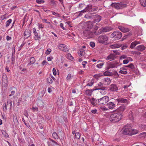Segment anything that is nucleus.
Instances as JSON below:
<instances>
[{
    "instance_id": "7ed1b4c3",
    "label": "nucleus",
    "mask_w": 146,
    "mask_h": 146,
    "mask_svg": "<svg viewBox=\"0 0 146 146\" xmlns=\"http://www.w3.org/2000/svg\"><path fill=\"white\" fill-rule=\"evenodd\" d=\"M83 33L84 36L89 38L92 37L94 34L96 35V31H93L92 30H91L86 29L83 32Z\"/></svg>"
},
{
    "instance_id": "680f3d73",
    "label": "nucleus",
    "mask_w": 146,
    "mask_h": 146,
    "mask_svg": "<svg viewBox=\"0 0 146 146\" xmlns=\"http://www.w3.org/2000/svg\"><path fill=\"white\" fill-rule=\"evenodd\" d=\"M129 62L128 60H124L123 61V63L124 64H127Z\"/></svg>"
},
{
    "instance_id": "864d4df0",
    "label": "nucleus",
    "mask_w": 146,
    "mask_h": 146,
    "mask_svg": "<svg viewBox=\"0 0 146 146\" xmlns=\"http://www.w3.org/2000/svg\"><path fill=\"white\" fill-rule=\"evenodd\" d=\"M119 72L121 74H127V72L126 71H124L122 70H120L119 71Z\"/></svg>"
},
{
    "instance_id": "0e129e2a",
    "label": "nucleus",
    "mask_w": 146,
    "mask_h": 146,
    "mask_svg": "<svg viewBox=\"0 0 146 146\" xmlns=\"http://www.w3.org/2000/svg\"><path fill=\"white\" fill-rule=\"evenodd\" d=\"M42 21H43L46 23H48V24H50V22H49L46 19H42Z\"/></svg>"
},
{
    "instance_id": "cd10ccee",
    "label": "nucleus",
    "mask_w": 146,
    "mask_h": 146,
    "mask_svg": "<svg viewBox=\"0 0 146 146\" xmlns=\"http://www.w3.org/2000/svg\"><path fill=\"white\" fill-rule=\"evenodd\" d=\"M94 90H95L94 89H88L85 91V94L87 95L91 96L93 91Z\"/></svg>"
},
{
    "instance_id": "2eb2a0df",
    "label": "nucleus",
    "mask_w": 146,
    "mask_h": 146,
    "mask_svg": "<svg viewBox=\"0 0 146 146\" xmlns=\"http://www.w3.org/2000/svg\"><path fill=\"white\" fill-rule=\"evenodd\" d=\"M33 33L35 35L34 38L35 40H37L40 39L41 38L40 36V35H38V33L36 31V29L34 28L33 29Z\"/></svg>"
},
{
    "instance_id": "423d86ee",
    "label": "nucleus",
    "mask_w": 146,
    "mask_h": 146,
    "mask_svg": "<svg viewBox=\"0 0 146 146\" xmlns=\"http://www.w3.org/2000/svg\"><path fill=\"white\" fill-rule=\"evenodd\" d=\"M108 38L107 36L104 35L99 36L97 40L100 43L104 44L108 40Z\"/></svg>"
},
{
    "instance_id": "37998d69",
    "label": "nucleus",
    "mask_w": 146,
    "mask_h": 146,
    "mask_svg": "<svg viewBox=\"0 0 146 146\" xmlns=\"http://www.w3.org/2000/svg\"><path fill=\"white\" fill-rule=\"evenodd\" d=\"M95 99L93 98L90 99V102L93 105H95V103L94 102V101H95Z\"/></svg>"
},
{
    "instance_id": "e2e57ef3",
    "label": "nucleus",
    "mask_w": 146,
    "mask_h": 146,
    "mask_svg": "<svg viewBox=\"0 0 146 146\" xmlns=\"http://www.w3.org/2000/svg\"><path fill=\"white\" fill-rule=\"evenodd\" d=\"M101 76L100 74H96L94 75V77L95 78L98 79Z\"/></svg>"
},
{
    "instance_id": "79ce46f5",
    "label": "nucleus",
    "mask_w": 146,
    "mask_h": 146,
    "mask_svg": "<svg viewBox=\"0 0 146 146\" xmlns=\"http://www.w3.org/2000/svg\"><path fill=\"white\" fill-rule=\"evenodd\" d=\"M115 65L113 63H110L109 64L108 66L109 68H113L115 67Z\"/></svg>"
},
{
    "instance_id": "9b49d317",
    "label": "nucleus",
    "mask_w": 146,
    "mask_h": 146,
    "mask_svg": "<svg viewBox=\"0 0 146 146\" xmlns=\"http://www.w3.org/2000/svg\"><path fill=\"white\" fill-rule=\"evenodd\" d=\"M63 98L60 96L58 98L57 101V104L59 108H61L63 105Z\"/></svg>"
},
{
    "instance_id": "f8f14e48",
    "label": "nucleus",
    "mask_w": 146,
    "mask_h": 146,
    "mask_svg": "<svg viewBox=\"0 0 146 146\" xmlns=\"http://www.w3.org/2000/svg\"><path fill=\"white\" fill-rule=\"evenodd\" d=\"M102 83L104 85H109L111 82V81L110 78H105L102 80Z\"/></svg>"
},
{
    "instance_id": "b1692460",
    "label": "nucleus",
    "mask_w": 146,
    "mask_h": 146,
    "mask_svg": "<svg viewBox=\"0 0 146 146\" xmlns=\"http://www.w3.org/2000/svg\"><path fill=\"white\" fill-rule=\"evenodd\" d=\"M36 62V60L34 57H31L29 60V63L27 64L28 66L30 65L35 63Z\"/></svg>"
},
{
    "instance_id": "393cba45",
    "label": "nucleus",
    "mask_w": 146,
    "mask_h": 146,
    "mask_svg": "<svg viewBox=\"0 0 146 146\" xmlns=\"http://www.w3.org/2000/svg\"><path fill=\"white\" fill-rule=\"evenodd\" d=\"M116 100L118 103H125L127 102V100L126 99L123 98H118L116 99Z\"/></svg>"
},
{
    "instance_id": "4d7b16f0",
    "label": "nucleus",
    "mask_w": 146,
    "mask_h": 146,
    "mask_svg": "<svg viewBox=\"0 0 146 146\" xmlns=\"http://www.w3.org/2000/svg\"><path fill=\"white\" fill-rule=\"evenodd\" d=\"M6 14L2 15L1 17V20H3L7 18Z\"/></svg>"
},
{
    "instance_id": "603ef678",
    "label": "nucleus",
    "mask_w": 146,
    "mask_h": 146,
    "mask_svg": "<svg viewBox=\"0 0 146 146\" xmlns=\"http://www.w3.org/2000/svg\"><path fill=\"white\" fill-rule=\"evenodd\" d=\"M36 2L38 4L43 3L44 2L43 0H36Z\"/></svg>"
},
{
    "instance_id": "aec40b11",
    "label": "nucleus",
    "mask_w": 146,
    "mask_h": 146,
    "mask_svg": "<svg viewBox=\"0 0 146 146\" xmlns=\"http://www.w3.org/2000/svg\"><path fill=\"white\" fill-rule=\"evenodd\" d=\"M110 89L112 91H116L118 90V88L116 85L111 84L110 86Z\"/></svg>"
},
{
    "instance_id": "473e14b6",
    "label": "nucleus",
    "mask_w": 146,
    "mask_h": 146,
    "mask_svg": "<svg viewBox=\"0 0 146 146\" xmlns=\"http://www.w3.org/2000/svg\"><path fill=\"white\" fill-rule=\"evenodd\" d=\"M139 138H144L146 137V133L145 132H143L141 133L138 135Z\"/></svg>"
},
{
    "instance_id": "bb28decb",
    "label": "nucleus",
    "mask_w": 146,
    "mask_h": 146,
    "mask_svg": "<svg viewBox=\"0 0 146 146\" xmlns=\"http://www.w3.org/2000/svg\"><path fill=\"white\" fill-rule=\"evenodd\" d=\"M136 49L139 51H142L145 50V47L143 45H140L137 46Z\"/></svg>"
},
{
    "instance_id": "6e6d98bb",
    "label": "nucleus",
    "mask_w": 146,
    "mask_h": 146,
    "mask_svg": "<svg viewBox=\"0 0 146 146\" xmlns=\"http://www.w3.org/2000/svg\"><path fill=\"white\" fill-rule=\"evenodd\" d=\"M94 84V82L91 81L88 83L86 85V86H91Z\"/></svg>"
},
{
    "instance_id": "a211bd4d",
    "label": "nucleus",
    "mask_w": 146,
    "mask_h": 146,
    "mask_svg": "<svg viewBox=\"0 0 146 146\" xmlns=\"http://www.w3.org/2000/svg\"><path fill=\"white\" fill-rule=\"evenodd\" d=\"M104 85L103 83L100 82L97 84L96 86H95L96 89L94 90H99L102 88V87H105L103 86Z\"/></svg>"
},
{
    "instance_id": "f704fd0d",
    "label": "nucleus",
    "mask_w": 146,
    "mask_h": 146,
    "mask_svg": "<svg viewBox=\"0 0 146 146\" xmlns=\"http://www.w3.org/2000/svg\"><path fill=\"white\" fill-rule=\"evenodd\" d=\"M66 58L70 60H72L74 59V58L71 55V54L70 53H68L66 55Z\"/></svg>"
},
{
    "instance_id": "58836bf2",
    "label": "nucleus",
    "mask_w": 146,
    "mask_h": 146,
    "mask_svg": "<svg viewBox=\"0 0 146 146\" xmlns=\"http://www.w3.org/2000/svg\"><path fill=\"white\" fill-rule=\"evenodd\" d=\"M52 136L54 138L56 139H58V137L57 134L56 132H54L53 133Z\"/></svg>"
},
{
    "instance_id": "9d476101",
    "label": "nucleus",
    "mask_w": 146,
    "mask_h": 146,
    "mask_svg": "<svg viewBox=\"0 0 146 146\" xmlns=\"http://www.w3.org/2000/svg\"><path fill=\"white\" fill-rule=\"evenodd\" d=\"M93 19H94V21H93V23L96 22H98L101 20V17L98 15H93Z\"/></svg>"
},
{
    "instance_id": "5fc2aeb1",
    "label": "nucleus",
    "mask_w": 146,
    "mask_h": 146,
    "mask_svg": "<svg viewBox=\"0 0 146 146\" xmlns=\"http://www.w3.org/2000/svg\"><path fill=\"white\" fill-rule=\"evenodd\" d=\"M13 120L15 123H18L16 116H15L13 117Z\"/></svg>"
},
{
    "instance_id": "4c0bfd02",
    "label": "nucleus",
    "mask_w": 146,
    "mask_h": 146,
    "mask_svg": "<svg viewBox=\"0 0 146 146\" xmlns=\"http://www.w3.org/2000/svg\"><path fill=\"white\" fill-rule=\"evenodd\" d=\"M93 15H90L88 14H86L84 16V17L87 19H93Z\"/></svg>"
},
{
    "instance_id": "338daca9",
    "label": "nucleus",
    "mask_w": 146,
    "mask_h": 146,
    "mask_svg": "<svg viewBox=\"0 0 146 146\" xmlns=\"http://www.w3.org/2000/svg\"><path fill=\"white\" fill-rule=\"evenodd\" d=\"M11 60H12L11 63L12 64H14V62H15V56H12Z\"/></svg>"
},
{
    "instance_id": "a18cd8bd",
    "label": "nucleus",
    "mask_w": 146,
    "mask_h": 146,
    "mask_svg": "<svg viewBox=\"0 0 146 146\" xmlns=\"http://www.w3.org/2000/svg\"><path fill=\"white\" fill-rule=\"evenodd\" d=\"M47 82L50 84H51L52 82V78L50 77L47 78Z\"/></svg>"
},
{
    "instance_id": "49530a36",
    "label": "nucleus",
    "mask_w": 146,
    "mask_h": 146,
    "mask_svg": "<svg viewBox=\"0 0 146 146\" xmlns=\"http://www.w3.org/2000/svg\"><path fill=\"white\" fill-rule=\"evenodd\" d=\"M104 65V63H101L99 64H98L96 65L97 67L99 68H101L102 66Z\"/></svg>"
},
{
    "instance_id": "4be33fe9",
    "label": "nucleus",
    "mask_w": 146,
    "mask_h": 146,
    "mask_svg": "<svg viewBox=\"0 0 146 146\" xmlns=\"http://www.w3.org/2000/svg\"><path fill=\"white\" fill-rule=\"evenodd\" d=\"M125 109V106L124 105H122L118 108L116 111L117 112L123 111Z\"/></svg>"
},
{
    "instance_id": "6e6552de",
    "label": "nucleus",
    "mask_w": 146,
    "mask_h": 146,
    "mask_svg": "<svg viewBox=\"0 0 146 146\" xmlns=\"http://www.w3.org/2000/svg\"><path fill=\"white\" fill-rule=\"evenodd\" d=\"M12 101L11 100L8 101L7 102V104H5L4 106H3V110L6 111L7 110V107L9 108V109L11 110L12 108Z\"/></svg>"
},
{
    "instance_id": "a878e982",
    "label": "nucleus",
    "mask_w": 146,
    "mask_h": 146,
    "mask_svg": "<svg viewBox=\"0 0 146 146\" xmlns=\"http://www.w3.org/2000/svg\"><path fill=\"white\" fill-rule=\"evenodd\" d=\"M87 24V27L88 29L91 30L93 27V24H92L90 21L86 22Z\"/></svg>"
},
{
    "instance_id": "5701e85b",
    "label": "nucleus",
    "mask_w": 146,
    "mask_h": 146,
    "mask_svg": "<svg viewBox=\"0 0 146 146\" xmlns=\"http://www.w3.org/2000/svg\"><path fill=\"white\" fill-rule=\"evenodd\" d=\"M107 105L110 109H112L115 107V104L111 102H109L107 104Z\"/></svg>"
},
{
    "instance_id": "c03bdc74",
    "label": "nucleus",
    "mask_w": 146,
    "mask_h": 146,
    "mask_svg": "<svg viewBox=\"0 0 146 146\" xmlns=\"http://www.w3.org/2000/svg\"><path fill=\"white\" fill-rule=\"evenodd\" d=\"M112 75H114L117 76L118 77H119V76L116 71L114 70V71L112 72Z\"/></svg>"
},
{
    "instance_id": "f3484780",
    "label": "nucleus",
    "mask_w": 146,
    "mask_h": 146,
    "mask_svg": "<svg viewBox=\"0 0 146 146\" xmlns=\"http://www.w3.org/2000/svg\"><path fill=\"white\" fill-rule=\"evenodd\" d=\"M2 78L3 82L5 84V86H7L8 80L6 74L5 73L3 74Z\"/></svg>"
},
{
    "instance_id": "72a5a7b5",
    "label": "nucleus",
    "mask_w": 146,
    "mask_h": 146,
    "mask_svg": "<svg viewBox=\"0 0 146 146\" xmlns=\"http://www.w3.org/2000/svg\"><path fill=\"white\" fill-rule=\"evenodd\" d=\"M141 5L143 7L146 6V0H139Z\"/></svg>"
},
{
    "instance_id": "412c9836",
    "label": "nucleus",
    "mask_w": 146,
    "mask_h": 146,
    "mask_svg": "<svg viewBox=\"0 0 146 146\" xmlns=\"http://www.w3.org/2000/svg\"><path fill=\"white\" fill-rule=\"evenodd\" d=\"M115 57V55L113 53H111L107 57L106 59L108 60H114Z\"/></svg>"
},
{
    "instance_id": "ddd939ff",
    "label": "nucleus",
    "mask_w": 146,
    "mask_h": 146,
    "mask_svg": "<svg viewBox=\"0 0 146 146\" xmlns=\"http://www.w3.org/2000/svg\"><path fill=\"white\" fill-rule=\"evenodd\" d=\"M92 5H88L85 9L81 11V12L85 13L86 12H92L91 9Z\"/></svg>"
},
{
    "instance_id": "c9c22d12",
    "label": "nucleus",
    "mask_w": 146,
    "mask_h": 146,
    "mask_svg": "<svg viewBox=\"0 0 146 146\" xmlns=\"http://www.w3.org/2000/svg\"><path fill=\"white\" fill-rule=\"evenodd\" d=\"M80 133L78 132H77L76 133L75 135V137L76 139H78L80 138Z\"/></svg>"
},
{
    "instance_id": "0eeeda50",
    "label": "nucleus",
    "mask_w": 146,
    "mask_h": 146,
    "mask_svg": "<svg viewBox=\"0 0 146 146\" xmlns=\"http://www.w3.org/2000/svg\"><path fill=\"white\" fill-rule=\"evenodd\" d=\"M131 128L130 127H125L123 128V133L125 135H131Z\"/></svg>"
},
{
    "instance_id": "de8ad7c7",
    "label": "nucleus",
    "mask_w": 146,
    "mask_h": 146,
    "mask_svg": "<svg viewBox=\"0 0 146 146\" xmlns=\"http://www.w3.org/2000/svg\"><path fill=\"white\" fill-rule=\"evenodd\" d=\"M2 133L5 137L7 138L9 137V136L8 134L5 131H3V132H2Z\"/></svg>"
},
{
    "instance_id": "1a4fd4ad",
    "label": "nucleus",
    "mask_w": 146,
    "mask_h": 146,
    "mask_svg": "<svg viewBox=\"0 0 146 146\" xmlns=\"http://www.w3.org/2000/svg\"><path fill=\"white\" fill-rule=\"evenodd\" d=\"M112 29V28L111 27H106L103 28L102 29H100L98 32L100 34H101L102 33L108 32L111 30Z\"/></svg>"
},
{
    "instance_id": "8fccbe9b",
    "label": "nucleus",
    "mask_w": 146,
    "mask_h": 146,
    "mask_svg": "<svg viewBox=\"0 0 146 146\" xmlns=\"http://www.w3.org/2000/svg\"><path fill=\"white\" fill-rule=\"evenodd\" d=\"M51 49L50 48L47 49L45 52V54L47 55L49 54L50 52H51Z\"/></svg>"
},
{
    "instance_id": "c756f323",
    "label": "nucleus",
    "mask_w": 146,
    "mask_h": 146,
    "mask_svg": "<svg viewBox=\"0 0 146 146\" xmlns=\"http://www.w3.org/2000/svg\"><path fill=\"white\" fill-rule=\"evenodd\" d=\"M121 46V45L119 44H114L110 45V48H118Z\"/></svg>"
},
{
    "instance_id": "a19ab883",
    "label": "nucleus",
    "mask_w": 146,
    "mask_h": 146,
    "mask_svg": "<svg viewBox=\"0 0 146 146\" xmlns=\"http://www.w3.org/2000/svg\"><path fill=\"white\" fill-rule=\"evenodd\" d=\"M125 67H129L132 70L134 69L135 68L134 66L132 64H131L127 66H126Z\"/></svg>"
},
{
    "instance_id": "13d9d810",
    "label": "nucleus",
    "mask_w": 146,
    "mask_h": 146,
    "mask_svg": "<svg viewBox=\"0 0 146 146\" xmlns=\"http://www.w3.org/2000/svg\"><path fill=\"white\" fill-rule=\"evenodd\" d=\"M71 77V74H69L66 77V79L68 80H69L70 79Z\"/></svg>"
},
{
    "instance_id": "7c9ffc66",
    "label": "nucleus",
    "mask_w": 146,
    "mask_h": 146,
    "mask_svg": "<svg viewBox=\"0 0 146 146\" xmlns=\"http://www.w3.org/2000/svg\"><path fill=\"white\" fill-rule=\"evenodd\" d=\"M105 88L106 87H102V88L99 89L100 90V93L102 95L105 94H106V92L105 91Z\"/></svg>"
},
{
    "instance_id": "4468645a",
    "label": "nucleus",
    "mask_w": 146,
    "mask_h": 146,
    "mask_svg": "<svg viewBox=\"0 0 146 146\" xmlns=\"http://www.w3.org/2000/svg\"><path fill=\"white\" fill-rule=\"evenodd\" d=\"M118 28L122 32L125 33L130 31V30L128 28L125 27L123 26H119Z\"/></svg>"
},
{
    "instance_id": "dca6fc26",
    "label": "nucleus",
    "mask_w": 146,
    "mask_h": 146,
    "mask_svg": "<svg viewBox=\"0 0 146 146\" xmlns=\"http://www.w3.org/2000/svg\"><path fill=\"white\" fill-rule=\"evenodd\" d=\"M58 48L64 52H66L68 51L67 48L65 44H60L58 47Z\"/></svg>"
},
{
    "instance_id": "ea45409f",
    "label": "nucleus",
    "mask_w": 146,
    "mask_h": 146,
    "mask_svg": "<svg viewBox=\"0 0 146 146\" xmlns=\"http://www.w3.org/2000/svg\"><path fill=\"white\" fill-rule=\"evenodd\" d=\"M12 20L11 19H9L6 22V27H7L9 26V24L11 22Z\"/></svg>"
},
{
    "instance_id": "20e7f679",
    "label": "nucleus",
    "mask_w": 146,
    "mask_h": 146,
    "mask_svg": "<svg viewBox=\"0 0 146 146\" xmlns=\"http://www.w3.org/2000/svg\"><path fill=\"white\" fill-rule=\"evenodd\" d=\"M111 5L115 7L116 9H120L126 7V5L121 2L119 3H112Z\"/></svg>"
},
{
    "instance_id": "09e8293b",
    "label": "nucleus",
    "mask_w": 146,
    "mask_h": 146,
    "mask_svg": "<svg viewBox=\"0 0 146 146\" xmlns=\"http://www.w3.org/2000/svg\"><path fill=\"white\" fill-rule=\"evenodd\" d=\"M98 8L97 7H93L92 6L91 9L92 12L96 11L98 10Z\"/></svg>"
},
{
    "instance_id": "c85d7f7f",
    "label": "nucleus",
    "mask_w": 146,
    "mask_h": 146,
    "mask_svg": "<svg viewBox=\"0 0 146 146\" xmlns=\"http://www.w3.org/2000/svg\"><path fill=\"white\" fill-rule=\"evenodd\" d=\"M140 43L139 42L137 41H135L132 42L130 45V48L131 49L133 48L137 44H139Z\"/></svg>"
},
{
    "instance_id": "f257e3e1",
    "label": "nucleus",
    "mask_w": 146,
    "mask_h": 146,
    "mask_svg": "<svg viewBox=\"0 0 146 146\" xmlns=\"http://www.w3.org/2000/svg\"><path fill=\"white\" fill-rule=\"evenodd\" d=\"M122 113L120 112H115L110 116V119L113 123L117 122L122 119L123 116Z\"/></svg>"
},
{
    "instance_id": "e433bc0d",
    "label": "nucleus",
    "mask_w": 146,
    "mask_h": 146,
    "mask_svg": "<svg viewBox=\"0 0 146 146\" xmlns=\"http://www.w3.org/2000/svg\"><path fill=\"white\" fill-rule=\"evenodd\" d=\"M138 133L137 130L136 129H131V135L135 134Z\"/></svg>"
},
{
    "instance_id": "052dcab7",
    "label": "nucleus",
    "mask_w": 146,
    "mask_h": 146,
    "mask_svg": "<svg viewBox=\"0 0 146 146\" xmlns=\"http://www.w3.org/2000/svg\"><path fill=\"white\" fill-rule=\"evenodd\" d=\"M90 46L92 48H93L95 46V43L92 42H91L90 43Z\"/></svg>"
},
{
    "instance_id": "6ab92c4d",
    "label": "nucleus",
    "mask_w": 146,
    "mask_h": 146,
    "mask_svg": "<svg viewBox=\"0 0 146 146\" xmlns=\"http://www.w3.org/2000/svg\"><path fill=\"white\" fill-rule=\"evenodd\" d=\"M24 34L25 36H26V38H27L31 35V31L29 29L26 30L25 31Z\"/></svg>"
},
{
    "instance_id": "774afa93",
    "label": "nucleus",
    "mask_w": 146,
    "mask_h": 146,
    "mask_svg": "<svg viewBox=\"0 0 146 146\" xmlns=\"http://www.w3.org/2000/svg\"><path fill=\"white\" fill-rule=\"evenodd\" d=\"M38 27L39 29L43 28L44 27L43 25L42 24H38Z\"/></svg>"
},
{
    "instance_id": "39448f33",
    "label": "nucleus",
    "mask_w": 146,
    "mask_h": 146,
    "mask_svg": "<svg viewBox=\"0 0 146 146\" xmlns=\"http://www.w3.org/2000/svg\"><path fill=\"white\" fill-rule=\"evenodd\" d=\"M111 36L112 38H113L117 40H119L122 37V34L120 32L116 31L111 34Z\"/></svg>"
},
{
    "instance_id": "3c124183",
    "label": "nucleus",
    "mask_w": 146,
    "mask_h": 146,
    "mask_svg": "<svg viewBox=\"0 0 146 146\" xmlns=\"http://www.w3.org/2000/svg\"><path fill=\"white\" fill-rule=\"evenodd\" d=\"M129 119L131 120H132L134 119V118L133 116V115L132 113H131L129 114Z\"/></svg>"
},
{
    "instance_id": "69168bd1",
    "label": "nucleus",
    "mask_w": 146,
    "mask_h": 146,
    "mask_svg": "<svg viewBox=\"0 0 146 146\" xmlns=\"http://www.w3.org/2000/svg\"><path fill=\"white\" fill-rule=\"evenodd\" d=\"M53 74L54 75H56V72L55 68H54L52 70Z\"/></svg>"
},
{
    "instance_id": "f03ea898",
    "label": "nucleus",
    "mask_w": 146,
    "mask_h": 146,
    "mask_svg": "<svg viewBox=\"0 0 146 146\" xmlns=\"http://www.w3.org/2000/svg\"><path fill=\"white\" fill-rule=\"evenodd\" d=\"M109 99V97L108 96H106L96 100V102L100 105H104L108 102Z\"/></svg>"
},
{
    "instance_id": "bf43d9fd",
    "label": "nucleus",
    "mask_w": 146,
    "mask_h": 146,
    "mask_svg": "<svg viewBox=\"0 0 146 146\" xmlns=\"http://www.w3.org/2000/svg\"><path fill=\"white\" fill-rule=\"evenodd\" d=\"M88 63L86 61H83L82 62V64L83 65V68H84L85 67L86 65Z\"/></svg>"
},
{
    "instance_id": "2f4dec72",
    "label": "nucleus",
    "mask_w": 146,
    "mask_h": 146,
    "mask_svg": "<svg viewBox=\"0 0 146 146\" xmlns=\"http://www.w3.org/2000/svg\"><path fill=\"white\" fill-rule=\"evenodd\" d=\"M104 74L106 76H112V72H110L108 71H107L104 73Z\"/></svg>"
}]
</instances>
